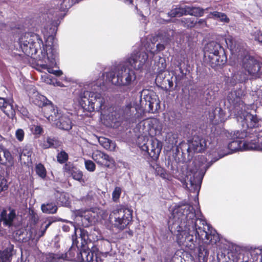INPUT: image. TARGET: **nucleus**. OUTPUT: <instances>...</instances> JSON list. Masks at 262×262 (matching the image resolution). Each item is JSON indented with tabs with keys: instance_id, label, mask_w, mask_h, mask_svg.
Returning <instances> with one entry per match:
<instances>
[{
	"instance_id": "10",
	"label": "nucleus",
	"mask_w": 262,
	"mask_h": 262,
	"mask_svg": "<svg viewBox=\"0 0 262 262\" xmlns=\"http://www.w3.org/2000/svg\"><path fill=\"white\" fill-rule=\"evenodd\" d=\"M72 245L69 250L66 253L54 254L50 253L47 256L48 260L50 262H61L64 260H76L79 249L78 241L77 238L72 236Z\"/></svg>"
},
{
	"instance_id": "1",
	"label": "nucleus",
	"mask_w": 262,
	"mask_h": 262,
	"mask_svg": "<svg viewBox=\"0 0 262 262\" xmlns=\"http://www.w3.org/2000/svg\"><path fill=\"white\" fill-rule=\"evenodd\" d=\"M168 221V228L176 234L179 245L193 250L197 239L206 244H214L219 242V235L212 231L206 221L196 217L192 206L179 204L170 207Z\"/></svg>"
},
{
	"instance_id": "20",
	"label": "nucleus",
	"mask_w": 262,
	"mask_h": 262,
	"mask_svg": "<svg viewBox=\"0 0 262 262\" xmlns=\"http://www.w3.org/2000/svg\"><path fill=\"white\" fill-rule=\"evenodd\" d=\"M16 216L15 209L10 207L3 210L0 214V222L6 226L10 227L13 225Z\"/></svg>"
},
{
	"instance_id": "22",
	"label": "nucleus",
	"mask_w": 262,
	"mask_h": 262,
	"mask_svg": "<svg viewBox=\"0 0 262 262\" xmlns=\"http://www.w3.org/2000/svg\"><path fill=\"white\" fill-rule=\"evenodd\" d=\"M76 2V0H60V5L53 11L50 10V13H53V15L55 13V17H59L62 15V14L59 13V11L63 12L67 11Z\"/></svg>"
},
{
	"instance_id": "35",
	"label": "nucleus",
	"mask_w": 262,
	"mask_h": 262,
	"mask_svg": "<svg viewBox=\"0 0 262 262\" xmlns=\"http://www.w3.org/2000/svg\"><path fill=\"white\" fill-rule=\"evenodd\" d=\"M209 251L207 248L203 245H201L199 247L198 250V260L199 262H207Z\"/></svg>"
},
{
	"instance_id": "13",
	"label": "nucleus",
	"mask_w": 262,
	"mask_h": 262,
	"mask_svg": "<svg viewBox=\"0 0 262 262\" xmlns=\"http://www.w3.org/2000/svg\"><path fill=\"white\" fill-rule=\"evenodd\" d=\"M143 96L141 98V103L143 104L145 101V107L149 112L155 113L160 107V100L158 96L153 91H149L147 90H143L141 92V97Z\"/></svg>"
},
{
	"instance_id": "14",
	"label": "nucleus",
	"mask_w": 262,
	"mask_h": 262,
	"mask_svg": "<svg viewBox=\"0 0 262 262\" xmlns=\"http://www.w3.org/2000/svg\"><path fill=\"white\" fill-rule=\"evenodd\" d=\"M243 68L248 72V74L255 76H262V64L250 56H246L243 59Z\"/></svg>"
},
{
	"instance_id": "42",
	"label": "nucleus",
	"mask_w": 262,
	"mask_h": 262,
	"mask_svg": "<svg viewBox=\"0 0 262 262\" xmlns=\"http://www.w3.org/2000/svg\"><path fill=\"white\" fill-rule=\"evenodd\" d=\"M36 174L41 178L45 179L46 177L47 172L45 167L42 164H38L35 166Z\"/></svg>"
},
{
	"instance_id": "23",
	"label": "nucleus",
	"mask_w": 262,
	"mask_h": 262,
	"mask_svg": "<svg viewBox=\"0 0 262 262\" xmlns=\"http://www.w3.org/2000/svg\"><path fill=\"white\" fill-rule=\"evenodd\" d=\"M254 134L253 137H256V138L249 141V146L248 148H250V150H262V130L258 132L255 129Z\"/></svg>"
},
{
	"instance_id": "61",
	"label": "nucleus",
	"mask_w": 262,
	"mask_h": 262,
	"mask_svg": "<svg viewBox=\"0 0 262 262\" xmlns=\"http://www.w3.org/2000/svg\"><path fill=\"white\" fill-rule=\"evenodd\" d=\"M104 244L105 245L109 247L111 246V243L108 241H106L104 242Z\"/></svg>"
},
{
	"instance_id": "18",
	"label": "nucleus",
	"mask_w": 262,
	"mask_h": 262,
	"mask_svg": "<svg viewBox=\"0 0 262 262\" xmlns=\"http://www.w3.org/2000/svg\"><path fill=\"white\" fill-rule=\"evenodd\" d=\"M98 253H94L84 248L77 253V261L78 262H101Z\"/></svg>"
},
{
	"instance_id": "24",
	"label": "nucleus",
	"mask_w": 262,
	"mask_h": 262,
	"mask_svg": "<svg viewBox=\"0 0 262 262\" xmlns=\"http://www.w3.org/2000/svg\"><path fill=\"white\" fill-rule=\"evenodd\" d=\"M6 163H8L9 166H13V158L8 149L0 144V164L4 165Z\"/></svg>"
},
{
	"instance_id": "34",
	"label": "nucleus",
	"mask_w": 262,
	"mask_h": 262,
	"mask_svg": "<svg viewBox=\"0 0 262 262\" xmlns=\"http://www.w3.org/2000/svg\"><path fill=\"white\" fill-rule=\"evenodd\" d=\"M207 17L219 20L222 22L226 23H228L230 21L229 18L225 13L217 11H213L212 12H210Z\"/></svg>"
},
{
	"instance_id": "44",
	"label": "nucleus",
	"mask_w": 262,
	"mask_h": 262,
	"mask_svg": "<svg viewBox=\"0 0 262 262\" xmlns=\"http://www.w3.org/2000/svg\"><path fill=\"white\" fill-rule=\"evenodd\" d=\"M122 192V189L119 187H116L112 193V200L115 202H118Z\"/></svg>"
},
{
	"instance_id": "59",
	"label": "nucleus",
	"mask_w": 262,
	"mask_h": 262,
	"mask_svg": "<svg viewBox=\"0 0 262 262\" xmlns=\"http://www.w3.org/2000/svg\"><path fill=\"white\" fill-rule=\"evenodd\" d=\"M17 110L24 116H27L28 114V112L27 110L25 108L22 107L20 108V110H18L17 108Z\"/></svg>"
},
{
	"instance_id": "37",
	"label": "nucleus",
	"mask_w": 262,
	"mask_h": 262,
	"mask_svg": "<svg viewBox=\"0 0 262 262\" xmlns=\"http://www.w3.org/2000/svg\"><path fill=\"white\" fill-rule=\"evenodd\" d=\"M186 15L200 17L203 16L204 10L200 7H189L186 6Z\"/></svg>"
},
{
	"instance_id": "15",
	"label": "nucleus",
	"mask_w": 262,
	"mask_h": 262,
	"mask_svg": "<svg viewBox=\"0 0 262 262\" xmlns=\"http://www.w3.org/2000/svg\"><path fill=\"white\" fill-rule=\"evenodd\" d=\"M162 147V143L160 141L156 138H152L146 143L141 145L140 148L142 150L146 151L153 160H157L159 158Z\"/></svg>"
},
{
	"instance_id": "17",
	"label": "nucleus",
	"mask_w": 262,
	"mask_h": 262,
	"mask_svg": "<svg viewBox=\"0 0 262 262\" xmlns=\"http://www.w3.org/2000/svg\"><path fill=\"white\" fill-rule=\"evenodd\" d=\"M52 222L51 221L44 222L40 227H34L30 229L27 232L28 235L27 238L29 240L37 242L39 238L43 236L46 233L47 229L50 227Z\"/></svg>"
},
{
	"instance_id": "9",
	"label": "nucleus",
	"mask_w": 262,
	"mask_h": 262,
	"mask_svg": "<svg viewBox=\"0 0 262 262\" xmlns=\"http://www.w3.org/2000/svg\"><path fill=\"white\" fill-rule=\"evenodd\" d=\"M133 211L124 206L114 210L111 216L114 217V225L119 229H124L132 221Z\"/></svg>"
},
{
	"instance_id": "12",
	"label": "nucleus",
	"mask_w": 262,
	"mask_h": 262,
	"mask_svg": "<svg viewBox=\"0 0 262 262\" xmlns=\"http://www.w3.org/2000/svg\"><path fill=\"white\" fill-rule=\"evenodd\" d=\"M138 127L140 132L145 134L147 133L151 136L160 134L162 130L161 123L158 119L155 118L141 121L138 124Z\"/></svg>"
},
{
	"instance_id": "46",
	"label": "nucleus",
	"mask_w": 262,
	"mask_h": 262,
	"mask_svg": "<svg viewBox=\"0 0 262 262\" xmlns=\"http://www.w3.org/2000/svg\"><path fill=\"white\" fill-rule=\"evenodd\" d=\"M71 176L73 177V178L78 181L84 182L83 181V173L82 172L78 169H76L75 171L71 174Z\"/></svg>"
},
{
	"instance_id": "56",
	"label": "nucleus",
	"mask_w": 262,
	"mask_h": 262,
	"mask_svg": "<svg viewBox=\"0 0 262 262\" xmlns=\"http://www.w3.org/2000/svg\"><path fill=\"white\" fill-rule=\"evenodd\" d=\"M195 25H198L200 28H204V27L207 26L206 21L204 19H200L196 21V24Z\"/></svg>"
},
{
	"instance_id": "19",
	"label": "nucleus",
	"mask_w": 262,
	"mask_h": 262,
	"mask_svg": "<svg viewBox=\"0 0 262 262\" xmlns=\"http://www.w3.org/2000/svg\"><path fill=\"white\" fill-rule=\"evenodd\" d=\"M92 158L98 165L106 167H109L114 162L112 157L99 150L94 151Z\"/></svg>"
},
{
	"instance_id": "63",
	"label": "nucleus",
	"mask_w": 262,
	"mask_h": 262,
	"mask_svg": "<svg viewBox=\"0 0 262 262\" xmlns=\"http://www.w3.org/2000/svg\"><path fill=\"white\" fill-rule=\"evenodd\" d=\"M168 84L170 88L173 86V82L172 81L168 80Z\"/></svg>"
},
{
	"instance_id": "48",
	"label": "nucleus",
	"mask_w": 262,
	"mask_h": 262,
	"mask_svg": "<svg viewBox=\"0 0 262 262\" xmlns=\"http://www.w3.org/2000/svg\"><path fill=\"white\" fill-rule=\"evenodd\" d=\"M85 168L90 172H93L96 169L95 163L91 160H86L84 162Z\"/></svg>"
},
{
	"instance_id": "36",
	"label": "nucleus",
	"mask_w": 262,
	"mask_h": 262,
	"mask_svg": "<svg viewBox=\"0 0 262 262\" xmlns=\"http://www.w3.org/2000/svg\"><path fill=\"white\" fill-rule=\"evenodd\" d=\"M41 209L43 213L48 214H54L57 210V206L54 203H48L47 204H42Z\"/></svg>"
},
{
	"instance_id": "28",
	"label": "nucleus",
	"mask_w": 262,
	"mask_h": 262,
	"mask_svg": "<svg viewBox=\"0 0 262 262\" xmlns=\"http://www.w3.org/2000/svg\"><path fill=\"white\" fill-rule=\"evenodd\" d=\"M225 114L223 110L221 107H216L212 113L209 114V117L211 120H215L216 123H218L225 121Z\"/></svg>"
},
{
	"instance_id": "49",
	"label": "nucleus",
	"mask_w": 262,
	"mask_h": 262,
	"mask_svg": "<svg viewBox=\"0 0 262 262\" xmlns=\"http://www.w3.org/2000/svg\"><path fill=\"white\" fill-rule=\"evenodd\" d=\"M8 187L6 179L0 174V192L7 190Z\"/></svg>"
},
{
	"instance_id": "21",
	"label": "nucleus",
	"mask_w": 262,
	"mask_h": 262,
	"mask_svg": "<svg viewBox=\"0 0 262 262\" xmlns=\"http://www.w3.org/2000/svg\"><path fill=\"white\" fill-rule=\"evenodd\" d=\"M44 112L47 119L49 121L54 122V124L58 120L59 117L61 115L57 108L52 104L45 106Z\"/></svg>"
},
{
	"instance_id": "47",
	"label": "nucleus",
	"mask_w": 262,
	"mask_h": 262,
	"mask_svg": "<svg viewBox=\"0 0 262 262\" xmlns=\"http://www.w3.org/2000/svg\"><path fill=\"white\" fill-rule=\"evenodd\" d=\"M255 40L262 43V31L259 29H255L251 33Z\"/></svg>"
},
{
	"instance_id": "25",
	"label": "nucleus",
	"mask_w": 262,
	"mask_h": 262,
	"mask_svg": "<svg viewBox=\"0 0 262 262\" xmlns=\"http://www.w3.org/2000/svg\"><path fill=\"white\" fill-rule=\"evenodd\" d=\"M77 217L78 220L80 218L81 224L85 227L89 226L95 222V214L90 210L85 211Z\"/></svg>"
},
{
	"instance_id": "16",
	"label": "nucleus",
	"mask_w": 262,
	"mask_h": 262,
	"mask_svg": "<svg viewBox=\"0 0 262 262\" xmlns=\"http://www.w3.org/2000/svg\"><path fill=\"white\" fill-rule=\"evenodd\" d=\"M207 147V140L205 138L194 136L191 141H189L187 152L189 154L193 152H202Z\"/></svg>"
},
{
	"instance_id": "50",
	"label": "nucleus",
	"mask_w": 262,
	"mask_h": 262,
	"mask_svg": "<svg viewBox=\"0 0 262 262\" xmlns=\"http://www.w3.org/2000/svg\"><path fill=\"white\" fill-rule=\"evenodd\" d=\"M58 161L60 163L65 162L68 158V155L65 151H61L57 156Z\"/></svg>"
},
{
	"instance_id": "41",
	"label": "nucleus",
	"mask_w": 262,
	"mask_h": 262,
	"mask_svg": "<svg viewBox=\"0 0 262 262\" xmlns=\"http://www.w3.org/2000/svg\"><path fill=\"white\" fill-rule=\"evenodd\" d=\"M164 49L165 46L163 44L158 43L156 46H155V43L152 42L148 45L146 50L154 55L158 52L163 51Z\"/></svg>"
},
{
	"instance_id": "52",
	"label": "nucleus",
	"mask_w": 262,
	"mask_h": 262,
	"mask_svg": "<svg viewBox=\"0 0 262 262\" xmlns=\"http://www.w3.org/2000/svg\"><path fill=\"white\" fill-rule=\"evenodd\" d=\"M12 43V40H11V42L8 41L7 37L0 38V46L3 49H6L7 47L10 48L9 44Z\"/></svg>"
},
{
	"instance_id": "62",
	"label": "nucleus",
	"mask_w": 262,
	"mask_h": 262,
	"mask_svg": "<svg viewBox=\"0 0 262 262\" xmlns=\"http://www.w3.org/2000/svg\"><path fill=\"white\" fill-rule=\"evenodd\" d=\"M124 2L127 4H132L133 3V0H124Z\"/></svg>"
},
{
	"instance_id": "45",
	"label": "nucleus",
	"mask_w": 262,
	"mask_h": 262,
	"mask_svg": "<svg viewBox=\"0 0 262 262\" xmlns=\"http://www.w3.org/2000/svg\"><path fill=\"white\" fill-rule=\"evenodd\" d=\"M76 169H77V168L75 167L73 164L71 163V162L67 163L63 167L64 172L70 176Z\"/></svg>"
},
{
	"instance_id": "38",
	"label": "nucleus",
	"mask_w": 262,
	"mask_h": 262,
	"mask_svg": "<svg viewBox=\"0 0 262 262\" xmlns=\"http://www.w3.org/2000/svg\"><path fill=\"white\" fill-rule=\"evenodd\" d=\"M60 145V142L55 138L47 137L42 144L43 148H48L51 147L56 148Z\"/></svg>"
},
{
	"instance_id": "54",
	"label": "nucleus",
	"mask_w": 262,
	"mask_h": 262,
	"mask_svg": "<svg viewBox=\"0 0 262 262\" xmlns=\"http://www.w3.org/2000/svg\"><path fill=\"white\" fill-rule=\"evenodd\" d=\"M31 131L35 135H40L42 132V128L40 126L33 125L31 127Z\"/></svg>"
},
{
	"instance_id": "31",
	"label": "nucleus",
	"mask_w": 262,
	"mask_h": 262,
	"mask_svg": "<svg viewBox=\"0 0 262 262\" xmlns=\"http://www.w3.org/2000/svg\"><path fill=\"white\" fill-rule=\"evenodd\" d=\"M57 203L63 206L68 207L70 204L69 195L65 192H57L56 193Z\"/></svg>"
},
{
	"instance_id": "27",
	"label": "nucleus",
	"mask_w": 262,
	"mask_h": 262,
	"mask_svg": "<svg viewBox=\"0 0 262 262\" xmlns=\"http://www.w3.org/2000/svg\"><path fill=\"white\" fill-rule=\"evenodd\" d=\"M225 42L228 48L233 53L239 54L241 52V45L235 41L231 36H228L225 38Z\"/></svg>"
},
{
	"instance_id": "8",
	"label": "nucleus",
	"mask_w": 262,
	"mask_h": 262,
	"mask_svg": "<svg viewBox=\"0 0 262 262\" xmlns=\"http://www.w3.org/2000/svg\"><path fill=\"white\" fill-rule=\"evenodd\" d=\"M141 114L137 112V108L132 106L130 103H128L125 107L121 108H116L115 110L112 108L111 112V116H113L116 120L111 121L108 120L106 123V126L114 127L116 123L123 120L128 121L129 123H134L137 121L140 116Z\"/></svg>"
},
{
	"instance_id": "43",
	"label": "nucleus",
	"mask_w": 262,
	"mask_h": 262,
	"mask_svg": "<svg viewBox=\"0 0 262 262\" xmlns=\"http://www.w3.org/2000/svg\"><path fill=\"white\" fill-rule=\"evenodd\" d=\"M182 25L187 28H192L196 24V21L194 19L190 18H183L181 20Z\"/></svg>"
},
{
	"instance_id": "32",
	"label": "nucleus",
	"mask_w": 262,
	"mask_h": 262,
	"mask_svg": "<svg viewBox=\"0 0 262 262\" xmlns=\"http://www.w3.org/2000/svg\"><path fill=\"white\" fill-rule=\"evenodd\" d=\"M80 234L79 239L81 241V245L84 247V244H86L88 242L97 241L98 238H94L92 235L89 234L88 232L84 229H80Z\"/></svg>"
},
{
	"instance_id": "2",
	"label": "nucleus",
	"mask_w": 262,
	"mask_h": 262,
	"mask_svg": "<svg viewBox=\"0 0 262 262\" xmlns=\"http://www.w3.org/2000/svg\"><path fill=\"white\" fill-rule=\"evenodd\" d=\"M226 136L232 141L230 142L227 147H225L224 149H220L219 159L236 151L250 150V148H248L249 146V141L243 142L241 140L247 136V132L245 130L227 132L226 133ZM200 159L201 162L199 163H198L197 161L194 162L195 167L190 170L186 176V187L191 192L195 193L196 196L199 194L202 181L207 169L213 162L219 159L217 158L213 161L207 163L204 157L201 156Z\"/></svg>"
},
{
	"instance_id": "33",
	"label": "nucleus",
	"mask_w": 262,
	"mask_h": 262,
	"mask_svg": "<svg viewBox=\"0 0 262 262\" xmlns=\"http://www.w3.org/2000/svg\"><path fill=\"white\" fill-rule=\"evenodd\" d=\"M14 246L10 245L5 250L0 251V262H7L13 254Z\"/></svg>"
},
{
	"instance_id": "7",
	"label": "nucleus",
	"mask_w": 262,
	"mask_h": 262,
	"mask_svg": "<svg viewBox=\"0 0 262 262\" xmlns=\"http://www.w3.org/2000/svg\"><path fill=\"white\" fill-rule=\"evenodd\" d=\"M204 54L207 57L208 61L212 68L225 64L227 60L224 48L215 41L208 43L204 49Z\"/></svg>"
},
{
	"instance_id": "11",
	"label": "nucleus",
	"mask_w": 262,
	"mask_h": 262,
	"mask_svg": "<svg viewBox=\"0 0 262 262\" xmlns=\"http://www.w3.org/2000/svg\"><path fill=\"white\" fill-rule=\"evenodd\" d=\"M148 56L146 52L135 51L123 62L135 70L142 71L146 67Z\"/></svg>"
},
{
	"instance_id": "3",
	"label": "nucleus",
	"mask_w": 262,
	"mask_h": 262,
	"mask_svg": "<svg viewBox=\"0 0 262 262\" xmlns=\"http://www.w3.org/2000/svg\"><path fill=\"white\" fill-rule=\"evenodd\" d=\"M101 81V79H98L91 83L86 82L83 86L79 85L73 93V100L86 111L100 112L101 119L104 120V123L106 125L108 120L113 121L116 119L110 116L113 108L109 107L106 98L102 94L95 92L103 86Z\"/></svg>"
},
{
	"instance_id": "58",
	"label": "nucleus",
	"mask_w": 262,
	"mask_h": 262,
	"mask_svg": "<svg viewBox=\"0 0 262 262\" xmlns=\"http://www.w3.org/2000/svg\"><path fill=\"white\" fill-rule=\"evenodd\" d=\"M182 64L181 62H179L177 65L178 68L179 69L180 72L181 74H182V75L183 76L184 75H185L186 73H184L183 69H182Z\"/></svg>"
},
{
	"instance_id": "39",
	"label": "nucleus",
	"mask_w": 262,
	"mask_h": 262,
	"mask_svg": "<svg viewBox=\"0 0 262 262\" xmlns=\"http://www.w3.org/2000/svg\"><path fill=\"white\" fill-rule=\"evenodd\" d=\"M98 141L100 144L107 150H113L115 148V144L107 138L99 137Z\"/></svg>"
},
{
	"instance_id": "40",
	"label": "nucleus",
	"mask_w": 262,
	"mask_h": 262,
	"mask_svg": "<svg viewBox=\"0 0 262 262\" xmlns=\"http://www.w3.org/2000/svg\"><path fill=\"white\" fill-rule=\"evenodd\" d=\"M186 6L177 7L171 10V11L168 13V15L171 17H181L183 15H186Z\"/></svg>"
},
{
	"instance_id": "4",
	"label": "nucleus",
	"mask_w": 262,
	"mask_h": 262,
	"mask_svg": "<svg viewBox=\"0 0 262 262\" xmlns=\"http://www.w3.org/2000/svg\"><path fill=\"white\" fill-rule=\"evenodd\" d=\"M18 43L23 52L28 56L35 55L38 50L41 51L38 56L36 69L42 72L44 70L56 76H60L63 73L60 70H54L57 67L58 52L54 47L46 46L45 49L42 40L39 35L32 33H26L18 38Z\"/></svg>"
},
{
	"instance_id": "5",
	"label": "nucleus",
	"mask_w": 262,
	"mask_h": 262,
	"mask_svg": "<svg viewBox=\"0 0 262 262\" xmlns=\"http://www.w3.org/2000/svg\"><path fill=\"white\" fill-rule=\"evenodd\" d=\"M102 77L103 85L111 83L116 86L130 88L136 83L135 72L123 62L113 70L103 73Z\"/></svg>"
},
{
	"instance_id": "6",
	"label": "nucleus",
	"mask_w": 262,
	"mask_h": 262,
	"mask_svg": "<svg viewBox=\"0 0 262 262\" xmlns=\"http://www.w3.org/2000/svg\"><path fill=\"white\" fill-rule=\"evenodd\" d=\"M229 102L233 105L236 110H238L237 104L239 107L243 110L244 107V103L241 100L240 93L238 92L237 94L236 92H231L227 96ZM237 118L238 121L243 122L246 124L247 127L249 128L248 133L253 135L255 129L258 127L262 121L259 120L256 115H253L247 112L243 111V110L238 111L237 113Z\"/></svg>"
},
{
	"instance_id": "55",
	"label": "nucleus",
	"mask_w": 262,
	"mask_h": 262,
	"mask_svg": "<svg viewBox=\"0 0 262 262\" xmlns=\"http://www.w3.org/2000/svg\"><path fill=\"white\" fill-rule=\"evenodd\" d=\"M41 79L48 84H52L54 83L51 76L49 75L45 74V75L42 76Z\"/></svg>"
},
{
	"instance_id": "53",
	"label": "nucleus",
	"mask_w": 262,
	"mask_h": 262,
	"mask_svg": "<svg viewBox=\"0 0 262 262\" xmlns=\"http://www.w3.org/2000/svg\"><path fill=\"white\" fill-rule=\"evenodd\" d=\"M25 136V133L23 129H18L15 132V137L19 141H22L24 140Z\"/></svg>"
},
{
	"instance_id": "26",
	"label": "nucleus",
	"mask_w": 262,
	"mask_h": 262,
	"mask_svg": "<svg viewBox=\"0 0 262 262\" xmlns=\"http://www.w3.org/2000/svg\"><path fill=\"white\" fill-rule=\"evenodd\" d=\"M56 126L61 129L69 130L72 128V122L67 115H61L56 122Z\"/></svg>"
},
{
	"instance_id": "30",
	"label": "nucleus",
	"mask_w": 262,
	"mask_h": 262,
	"mask_svg": "<svg viewBox=\"0 0 262 262\" xmlns=\"http://www.w3.org/2000/svg\"><path fill=\"white\" fill-rule=\"evenodd\" d=\"M17 151L19 154V159L20 161H22L24 160L23 157H26L27 159L25 160L24 162L29 163L31 161V156L32 155L31 148L28 146H25L23 149L21 148H17Z\"/></svg>"
},
{
	"instance_id": "60",
	"label": "nucleus",
	"mask_w": 262,
	"mask_h": 262,
	"mask_svg": "<svg viewBox=\"0 0 262 262\" xmlns=\"http://www.w3.org/2000/svg\"><path fill=\"white\" fill-rule=\"evenodd\" d=\"M187 146V145L185 143V142H182L181 143L179 144V145L177 147V149L178 150H179V149H181V150H182V148L184 146Z\"/></svg>"
},
{
	"instance_id": "29",
	"label": "nucleus",
	"mask_w": 262,
	"mask_h": 262,
	"mask_svg": "<svg viewBox=\"0 0 262 262\" xmlns=\"http://www.w3.org/2000/svg\"><path fill=\"white\" fill-rule=\"evenodd\" d=\"M16 107L14 105V101L12 98L7 99V103L3 110V112L9 118L13 119L15 116Z\"/></svg>"
},
{
	"instance_id": "64",
	"label": "nucleus",
	"mask_w": 262,
	"mask_h": 262,
	"mask_svg": "<svg viewBox=\"0 0 262 262\" xmlns=\"http://www.w3.org/2000/svg\"><path fill=\"white\" fill-rule=\"evenodd\" d=\"M63 229L64 230L67 231V230H68V227L64 226L63 227Z\"/></svg>"
},
{
	"instance_id": "57",
	"label": "nucleus",
	"mask_w": 262,
	"mask_h": 262,
	"mask_svg": "<svg viewBox=\"0 0 262 262\" xmlns=\"http://www.w3.org/2000/svg\"><path fill=\"white\" fill-rule=\"evenodd\" d=\"M6 103H7V99L0 97V108L2 111L6 106Z\"/></svg>"
},
{
	"instance_id": "51",
	"label": "nucleus",
	"mask_w": 262,
	"mask_h": 262,
	"mask_svg": "<svg viewBox=\"0 0 262 262\" xmlns=\"http://www.w3.org/2000/svg\"><path fill=\"white\" fill-rule=\"evenodd\" d=\"M156 173L163 179H167V174L165 170L159 166H157L156 168Z\"/></svg>"
}]
</instances>
